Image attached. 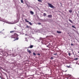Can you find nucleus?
<instances>
[{
  "label": "nucleus",
  "mask_w": 79,
  "mask_h": 79,
  "mask_svg": "<svg viewBox=\"0 0 79 79\" xmlns=\"http://www.w3.org/2000/svg\"><path fill=\"white\" fill-rule=\"evenodd\" d=\"M69 21H70V23H73V21H72V20H71L69 19Z\"/></svg>",
  "instance_id": "nucleus-9"
},
{
  "label": "nucleus",
  "mask_w": 79,
  "mask_h": 79,
  "mask_svg": "<svg viewBox=\"0 0 79 79\" xmlns=\"http://www.w3.org/2000/svg\"><path fill=\"white\" fill-rule=\"evenodd\" d=\"M29 24H30V25H32V24L31 23V22H29Z\"/></svg>",
  "instance_id": "nucleus-19"
},
{
  "label": "nucleus",
  "mask_w": 79,
  "mask_h": 79,
  "mask_svg": "<svg viewBox=\"0 0 79 79\" xmlns=\"http://www.w3.org/2000/svg\"><path fill=\"white\" fill-rule=\"evenodd\" d=\"M69 56H70L71 55V53H70V52H69Z\"/></svg>",
  "instance_id": "nucleus-22"
},
{
  "label": "nucleus",
  "mask_w": 79,
  "mask_h": 79,
  "mask_svg": "<svg viewBox=\"0 0 79 79\" xmlns=\"http://www.w3.org/2000/svg\"><path fill=\"white\" fill-rule=\"evenodd\" d=\"M48 18H52V15H49L48 16Z\"/></svg>",
  "instance_id": "nucleus-4"
},
{
  "label": "nucleus",
  "mask_w": 79,
  "mask_h": 79,
  "mask_svg": "<svg viewBox=\"0 0 79 79\" xmlns=\"http://www.w3.org/2000/svg\"><path fill=\"white\" fill-rule=\"evenodd\" d=\"M44 16H47V14L45 13H44L43 14Z\"/></svg>",
  "instance_id": "nucleus-11"
},
{
  "label": "nucleus",
  "mask_w": 79,
  "mask_h": 79,
  "mask_svg": "<svg viewBox=\"0 0 79 79\" xmlns=\"http://www.w3.org/2000/svg\"><path fill=\"white\" fill-rule=\"evenodd\" d=\"M33 55H34L35 56V55H36V54H35V52H33Z\"/></svg>",
  "instance_id": "nucleus-16"
},
{
  "label": "nucleus",
  "mask_w": 79,
  "mask_h": 79,
  "mask_svg": "<svg viewBox=\"0 0 79 79\" xmlns=\"http://www.w3.org/2000/svg\"><path fill=\"white\" fill-rule=\"evenodd\" d=\"M14 29H15V30H16V28H14Z\"/></svg>",
  "instance_id": "nucleus-28"
},
{
  "label": "nucleus",
  "mask_w": 79,
  "mask_h": 79,
  "mask_svg": "<svg viewBox=\"0 0 79 79\" xmlns=\"http://www.w3.org/2000/svg\"><path fill=\"white\" fill-rule=\"evenodd\" d=\"M71 45H72V46H73V44H71Z\"/></svg>",
  "instance_id": "nucleus-27"
},
{
  "label": "nucleus",
  "mask_w": 79,
  "mask_h": 79,
  "mask_svg": "<svg viewBox=\"0 0 79 79\" xmlns=\"http://www.w3.org/2000/svg\"><path fill=\"white\" fill-rule=\"evenodd\" d=\"M57 55V53H56V54H54V55Z\"/></svg>",
  "instance_id": "nucleus-25"
},
{
  "label": "nucleus",
  "mask_w": 79,
  "mask_h": 79,
  "mask_svg": "<svg viewBox=\"0 0 79 79\" xmlns=\"http://www.w3.org/2000/svg\"><path fill=\"white\" fill-rule=\"evenodd\" d=\"M18 39H19V38H16L15 39V40H18Z\"/></svg>",
  "instance_id": "nucleus-17"
},
{
  "label": "nucleus",
  "mask_w": 79,
  "mask_h": 79,
  "mask_svg": "<svg viewBox=\"0 0 79 79\" xmlns=\"http://www.w3.org/2000/svg\"><path fill=\"white\" fill-rule=\"evenodd\" d=\"M48 6L52 8H55V7L53 6V5H52L51 4H50L49 3H48Z\"/></svg>",
  "instance_id": "nucleus-1"
},
{
  "label": "nucleus",
  "mask_w": 79,
  "mask_h": 79,
  "mask_svg": "<svg viewBox=\"0 0 79 79\" xmlns=\"http://www.w3.org/2000/svg\"><path fill=\"white\" fill-rule=\"evenodd\" d=\"M30 13L31 15H34V12H33L32 11H30Z\"/></svg>",
  "instance_id": "nucleus-7"
},
{
  "label": "nucleus",
  "mask_w": 79,
  "mask_h": 79,
  "mask_svg": "<svg viewBox=\"0 0 79 79\" xmlns=\"http://www.w3.org/2000/svg\"><path fill=\"white\" fill-rule=\"evenodd\" d=\"M37 55H39V56H40V53H38V54H37Z\"/></svg>",
  "instance_id": "nucleus-26"
},
{
  "label": "nucleus",
  "mask_w": 79,
  "mask_h": 79,
  "mask_svg": "<svg viewBox=\"0 0 79 79\" xmlns=\"http://www.w3.org/2000/svg\"><path fill=\"white\" fill-rule=\"evenodd\" d=\"M25 20L26 22H27V23H29V21H27V19H25Z\"/></svg>",
  "instance_id": "nucleus-14"
},
{
  "label": "nucleus",
  "mask_w": 79,
  "mask_h": 79,
  "mask_svg": "<svg viewBox=\"0 0 79 79\" xmlns=\"http://www.w3.org/2000/svg\"><path fill=\"white\" fill-rule=\"evenodd\" d=\"M27 52H29V53L30 54V53H31V50H29V49H27Z\"/></svg>",
  "instance_id": "nucleus-2"
},
{
  "label": "nucleus",
  "mask_w": 79,
  "mask_h": 79,
  "mask_svg": "<svg viewBox=\"0 0 79 79\" xmlns=\"http://www.w3.org/2000/svg\"><path fill=\"white\" fill-rule=\"evenodd\" d=\"M72 27H73V28H74V29H76V28L75 27H74V26H72Z\"/></svg>",
  "instance_id": "nucleus-20"
},
{
  "label": "nucleus",
  "mask_w": 79,
  "mask_h": 79,
  "mask_svg": "<svg viewBox=\"0 0 79 79\" xmlns=\"http://www.w3.org/2000/svg\"><path fill=\"white\" fill-rule=\"evenodd\" d=\"M38 1L39 2H42V0H38Z\"/></svg>",
  "instance_id": "nucleus-18"
},
{
  "label": "nucleus",
  "mask_w": 79,
  "mask_h": 79,
  "mask_svg": "<svg viewBox=\"0 0 79 79\" xmlns=\"http://www.w3.org/2000/svg\"><path fill=\"white\" fill-rule=\"evenodd\" d=\"M38 24L39 25H40V24H41V23H38Z\"/></svg>",
  "instance_id": "nucleus-23"
},
{
  "label": "nucleus",
  "mask_w": 79,
  "mask_h": 79,
  "mask_svg": "<svg viewBox=\"0 0 79 79\" xmlns=\"http://www.w3.org/2000/svg\"><path fill=\"white\" fill-rule=\"evenodd\" d=\"M10 37H11V38H15V35H12Z\"/></svg>",
  "instance_id": "nucleus-3"
},
{
  "label": "nucleus",
  "mask_w": 79,
  "mask_h": 79,
  "mask_svg": "<svg viewBox=\"0 0 79 79\" xmlns=\"http://www.w3.org/2000/svg\"><path fill=\"white\" fill-rule=\"evenodd\" d=\"M26 27L27 28H29V27H31L29 26L28 25H27Z\"/></svg>",
  "instance_id": "nucleus-13"
},
{
  "label": "nucleus",
  "mask_w": 79,
  "mask_h": 79,
  "mask_svg": "<svg viewBox=\"0 0 79 79\" xmlns=\"http://www.w3.org/2000/svg\"><path fill=\"white\" fill-rule=\"evenodd\" d=\"M33 47V45H31L28 48H32Z\"/></svg>",
  "instance_id": "nucleus-6"
},
{
  "label": "nucleus",
  "mask_w": 79,
  "mask_h": 79,
  "mask_svg": "<svg viewBox=\"0 0 79 79\" xmlns=\"http://www.w3.org/2000/svg\"><path fill=\"white\" fill-rule=\"evenodd\" d=\"M57 32L58 34H61V32L60 31H57Z\"/></svg>",
  "instance_id": "nucleus-8"
},
{
  "label": "nucleus",
  "mask_w": 79,
  "mask_h": 79,
  "mask_svg": "<svg viewBox=\"0 0 79 79\" xmlns=\"http://www.w3.org/2000/svg\"><path fill=\"white\" fill-rule=\"evenodd\" d=\"M69 13H72V12H73V10H69Z\"/></svg>",
  "instance_id": "nucleus-12"
},
{
  "label": "nucleus",
  "mask_w": 79,
  "mask_h": 79,
  "mask_svg": "<svg viewBox=\"0 0 79 79\" xmlns=\"http://www.w3.org/2000/svg\"><path fill=\"white\" fill-rule=\"evenodd\" d=\"M51 60H53V57H51Z\"/></svg>",
  "instance_id": "nucleus-24"
},
{
  "label": "nucleus",
  "mask_w": 79,
  "mask_h": 79,
  "mask_svg": "<svg viewBox=\"0 0 79 79\" xmlns=\"http://www.w3.org/2000/svg\"><path fill=\"white\" fill-rule=\"evenodd\" d=\"M78 60V58H76L75 59V60Z\"/></svg>",
  "instance_id": "nucleus-21"
},
{
  "label": "nucleus",
  "mask_w": 79,
  "mask_h": 79,
  "mask_svg": "<svg viewBox=\"0 0 79 79\" xmlns=\"http://www.w3.org/2000/svg\"><path fill=\"white\" fill-rule=\"evenodd\" d=\"M16 32L15 31H10V33H12V32Z\"/></svg>",
  "instance_id": "nucleus-10"
},
{
  "label": "nucleus",
  "mask_w": 79,
  "mask_h": 79,
  "mask_svg": "<svg viewBox=\"0 0 79 79\" xmlns=\"http://www.w3.org/2000/svg\"><path fill=\"white\" fill-rule=\"evenodd\" d=\"M14 34V36H15V38L18 37V34H17L16 33H15Z\"/></svg>",
  "instance_id": "nucleus-5"
},
{
  "label": "nucleus",
  "mask_w": 79,
  "mask_h": 79,
  "mask_svg": "<svg viewBox=\"0 0 79 79\" xmlns=\"http://www.w3.org/2000/svg\"><path fill=\"white\" fill-rule=\"evenodd\" d=\"M21 2L23 3L24 2H23V0H20Z\"/></svg>",
  "instance_id": "nucleus-15"
}]
</instances>
